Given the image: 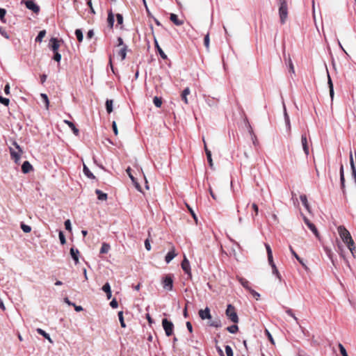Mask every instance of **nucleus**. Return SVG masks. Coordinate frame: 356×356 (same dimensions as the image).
<instances>
[{
  "label": "nucleus",
  "mask_w": 356,
  "mask_h": 356,
  "mask_svg": "<svg viewBox=\"0 0 356 356\" xmlns=\"http://www.w3.org/2000/svg\"><path fill=\"white\" fill-rule=\"evenodd\" d=\"M337 229L343 242L346 244L348 248L354 256V250L355 249V243L349 231L342 225L339 226Z\"/></svg>",
  "instance_id": "1"
},
{
  "label": "nucleus",
  "mask_w": 356,
  "mask_h": 356,
  "mask_svg": "<svg viewBox=\"0 0 356 356\" xmlns=\"http://www.w3.org/2000/svg\"><path fill=\"white\" fill-rule=\"evenodd\" d=\"M10 141L11 145H13L18 150V152H16L13 148L10 147L9 152L10 154V156L14 160L15 163H18L20 159L21 154L23 153L22 148L15 140L10 139Z\"/></svg>",
  "instance_id": "2"
},
{
  "label": "nucleus",
  "mask_w": 356,
  "mask_h": 356,
  "mask_svg": "<svg viewBox=\"0 0 356 356\" xmlns=\"http://www.w3.org/2000/svg\"><path fill=\"white\" fill-rule=\"evenodd\" d=\"M279 15L280 23L284 24L288 17L287 0H280Z\"/></svg>",
  "instance_id": "3"
},
{
  "label": "nucleus",
  "mask_w": 356,
  "mask_h": 356,
  "mask_svg": "<svg viewBox=\"0 0 356 356\" xmlns=\"http://www.w3.org/2000/svg\"><path fill=\"white\" fill-rule=\"evenodd\" d=\"M225 314L227 318L232 322L233 323H238L239 318L236 312L235 307L232 304H228L227 305V309L225 310Z\"/></svg>",
  "instance_id": "4"
},
{
  "label": "nucleus",
  "mask_w": 356,
  "mask_h": 356,
  "mask_svg": "<svg viewBox=\"0 0 356 356\" xmlns=\"http://www.w3.org/2000/svg\"><path fill=\"white\" fill-rule=\"evenodd\" d=\"M162 326L167 337H170L174 334V324L166 318L162 319Z\"/></svg>",
  "instance_id": "5"
},
{
  "label": "nucleus",
  "mask_w": 356,
  "mask_h": 356,
  "mask_svg": "<svg viewBox=\"0 0 356 356\" xmlns=\"http://www.w3.org/2000/svg\"><path fill=\"white\" fill-rule=\"evenodd\" d=\"M163 287L168 291H172L173 289V275H165L161 280Z\"/></svg>",
  "instance_id": "6"
},
{
  "label": "nucleus",
  "mask_w": 356,
  "mask_h": 356,
  "mask_svg": "<svg viewBox=\"0 0 356 356\" xmlns=\"http://www.w3.org/2000/svg\"><path fill=\"white\" fill-rule=\"evenodd\" d=\"M21 4H24L26 8L34 13H39L40 8V6L35 3V0H22Z\"/></svg>",
  "instance_id": "7"
},
{
  "label": "nucleus",
  "mask_w": 356,
  "mask_h": 356,
  "mask_svg": "<svg viewBox=\"0 0 356 356\" xmlns=\"http://www.w3.org/2000/svg\"><path fill=\"white\" fill-rule=\"evenodd\" d=\"M181 268L183 269L184 273L188 275V278L191 279L192 275H191L190 262L186 256H184V259L181 261Z\"/></svg>",
  "instance_id": "8"
},
{
  "label": "nucleus",
  "mask_w": 356,
  "mask_h": 356,
  "mask_svg": "<svg viewBox=\"0 0 356 356\" xmlns=\"http://www.w3.org/2000/svg\"><path fill=\"white\" fill-rule=\"evenodd\" d=\"M303 220L305 225L308 227V228L312 232V233L315 235L317 238H320V234L316 228V225L312 223L307 217H303Z\"/></svg>",
  "instance_id": "9"
},
{
  "label": "nucleus",
  "mask_w": 356,
  "mask_h": 356,
  "mask_svg": "<svg viewBox=\"0 0 356 356\" xmlns=\"http://www.w3.org/2000/svg\"><path fill=\"white\" fill-rule=\"evenodd\" d=\"M126 172L128 175L129 177L131 180L133 184L134 185L135 188L140 192H142V188L140 185V184L138 182L137 179L134 177V176L131 173V168L130 167H128L126 170Z\"/></svg>",
  "instance_id": "10"
},
{
  "label": "nucleus",
  "mask_w": 356,
  "mask_h": 356,
  "mask_svg": "<svg viewBox=\"0 0 356 356\" xmlns=\"http://www.w3.org/2000/svg\"><path fill=\"white\" fill-rule=\"evenodd\" d=\"M60 47V40L57 38H51L49 40V47L53 51H58Z\"/></svg>",
  "instance_id": "11"
},
{
  "label": "nucleus",
  "mask_w": 356,
  "mask_h": 356,
  "mask_svg": "<svg viewBox=\"0 0 356 356\" xmlns=\"http://www.w3.org/2000/svg\"><path fill=\"white\" fill-rule=\"evenodd\" d=\"M198 314H199V316L200 317V318L202 320H205V319L211 320V319L210 309L208 307H207L204 309L199 310Z\"/></svg>",
  "instance_id": "12"
},
{
  "label": "nucleus",
  "mask_w": 356,
  "mask_h": 356,
  "mask_svg": "<svg viewBox=\"0 0 356 356\" xmlns=\"http://www.w3.org/2000/svg\"><path fill=\"white\" fill-rule=\"evenodd\" d=\"M339 175H340V184H341V188L343 192V194H346V189H345V177H344V169L343 164H341L340 168H339Z\"/></svg>",
  "instance_id": "13"
},
{
  "label": "nucleus",
  "mask_w": 356,
  "mask_h": 356,
  "mask_svg": "<svg viewBox=\"0 0 356 356\" xmlns=\"http://www.w3.org/2000/svg\"><path fill=\"white\" fill-rule=\"evenodd\" d=\"M154 44L155 49H156V52L159 54V56L163 60H167L168 59L167 55L165 54V52L163 51V49L159 46V42L154 35Z\"/></svg>",
  "instance_id": "14"
},
{
  "label": "nucleus",
  "mask_w": 356,
  "mask_h": 356,
  "mask_svg": "<svg viewBox=\"0 0 356 356\" xmlns=\"http://www.w3.org/2000/svg\"><path fill=\"white\" fill-rule=\"evenodd\" d=\"M70 254L72 257V259L74 260L75 264H77L79 263V251L77 248H75L74 247H72L70 250Z\"/></svg>",
  "instance_id": "15"
},
{
  "label": "nucleus",
  "mask_w": 356,
  "mask_h": 356,
  "mask_svg": "<svg viewBox=\"0 0 356 356\" xmlns=\"http://www.w3.org/2000/svg\"><path fill=\"white\" fill-rule=\"evenodd\" d=\"M21 169H22V172L24 174H28L31 171L33 170V165L28 161H25L23 162L22 165V167H21Z\"/></svg>",
  "instance_id": "16"
},
{
  "label": "nucleus",
  "mask_w": 356,
  "mask_h": 356,
  "mask_svg": "<svg viewBox=\"0 0 356 356\" xmlns=\"http://www.w3.org/2000/svg\"><path fill=\"white\" fill-rule=\"evenodd\" d=\"M301 143H302L303 151H304L305 154L307 156L309 154V145H308L306 134H302Z\"/></svg>",
  "instance_id": "17"
},
{
  "label": "nucleus",
  "mask_w": 356,
  "mask_h": 356,
  "mask_svg": "<svg viewBox=\"0 0 356 356\" xmlns=\"http://www.w3.org/2000/svg\"><path fill=\"white\" fill-rule=\"evenodd\" d=\"M102 290L106 293L108 300L112 297L111 287L109 282H106L102 287Z\"/></svg>",
  "instance_id": "18"
},
{
  "label": "nucleus",
  "mask_w": 356,
  "mask_h": 356,
  "mask_svg": "<svg viewBox=\"0 0 356 356\" xmlns=\"http://www.w3.org/2000/svg\"><path fill=\"white\" fill-rule=\"evenodd\" d=\"M107 22L108 27L113 29L115 22V16L111 9L108 11Z\"/></svg>",
  "instance_id": "19"
},
{
  "label": "nucleus",
  "mask_w": 356,
  "mask_h": 356,
  "mask_svg": "<svg viewBox=\"0 0 356 356\" xmlns=\"http://www.w3.org/2000/svg\"><path fill=\"white\" fill-rule=\"evenodd\" d=\"M350 168H351V177L354 179L355 182L356 183V168L354 163V160L353 158L352 153L350 152Z\"/></svg>",
  "instance_id": "20"
},
{
  "label": "nucleus",
  "mask_w": 356,
  "mask_h": 356,
  "mask_svg": "<svg viewBox=\"0 0 356 356\" xmlns=\"http://www.w3.org/2000/svg\"><path fill=\"white\" fill-rule=\"evenodd\" d=\"M284 121H285V124H286V131L289 132V134H290L291 122H290L289 116L286 112L285 106H284Z\"/></svg>",
  "instance_id": "21"
},
{
  "label": "nucleus",
  "mask_w": 356,
  "mask_h": 356,
  "mask_svg": "<svg viewBox=\"0 0 356 356\" xmlns=\"http://www.w3.org/2000/svg\"><path fill=\"white\" fill-rule=\"evenodd\" d=\"M64 122L67 124V126L72 129L73 134L75 135V136H79V130L78 128H76V127L75 126L74 123L70 121V120H64Z\"/></svg>",
  "instance_id": "22"
},
{
  "label": "nucleus",
  "mask_w": 356,
  "mask_h": 356,
  "mask_svg": "<svg viewBox=\"0 0 356 356\" xmlns=\"http://www.w3.org/2000/svg\"><path fill=\"white\" fill-rule=\"evenodd\" d=\"M204 143H205L204 140ZM204 151H205V154L207 156V159L209 163V165L211 168H212L213 165V160H212L211 152L207 148L206 143H204Z\"/></svg>",
  "instance_id": "23"
},
{
  "label": "nucleus",
  "mask_w": 356,
  "mask_h": 356,
  "mask_svg": "<svg viewBox=\"0 0 356 356\" xmlns=\"http://www.w3.org/2000/svg\"><path fill=\"white\" fill-rule=\"evenodd\" d=\"M176 255L177 254L175 253L174 248H172V250H169L166 254L165 257V261L167 264H169L176 257Z\"/></svg>",
  "instance_id": "24"
},
{
  "label": "nucleus",
  "mask_w": 356,
  "mask_h": 356,
  "mask_svg": "<svg viewBox=\"0 0 356 356\" xmlns=\"http://www.w3.org/2000/svg\"><path fill=\"white\" fill-rule=\"evenodd\" d=\"M36 332L40 335L42 336L44 339H47L51 343H54V341H52L49 334L46 332L44 330H42L41 328H38L36 330Z\"/></svg>",
  "instance_id": "25"
},
{
  "label": "nucleus",
  "mask_w": 356,
  "mask_h": 356,
  "mask_svg": "<svg viewBox=\"0 0 356 356\" xmlns=\"http://www.w3.org/2000/svg\"><path fill=\"white\" fill-rule=\"evenodd\" d=\"M170 19L177 26H181L183 24L184 22L178 18V16L175 13H171L170 16Z\"/></svg>",
  "instance_id": "26"
},
{
  "label": "nucleus",
  "mask_w": 356,
  "mask_h": 356,
  "mask_svg": "<svg viewBox=\"0 0 356 356\" xmlns=\"http://www.w3.org/2000/svg\"><path fill=\"white\" fill-rule=\"evenodd\" d=\"M289 250L292 255L298 261V262L305 268H307V266L305 264L303 261V259L300 258L298 254L296 252V251L293 250V248L290 245Z\"/></svg>",
  "instance_id": "27"
},
{
  "label": "nucleus",
  "mask_w": 356,
  "mask_h": 356,
  "mask_svg": "<svg viewBox=\"0 0 356 356\" xmlns=\"http://www.w3.org/2000/svg\"><path fill=\"white\" fill-rule=\"evenodd\" d=\"M83 172L89 179H95V176L93 175L92 172H91V171L90 170V169L88 168V166L86 164H83Z\"/></svg>",
  "instance_id": "28"
},
{
  "label": "nucleus",
  "mask_w": 356,
  "mask_h": 356,
  "mask_svg": "<svg viewBox=\"0 0 356 356\" xmlns=\"http://www.w3.org/2000/svg\"><path fill=\"white\" fill-rule=\"evenodd\" d=\"M238 281L246 290L249 291L252 289L250 286V282L246 279L241 277H238Z\"/></svg>",
  "instance_id": "29"
},
{
  "label": "nucleus",
  "mask_w": 356,
  "mask_h": 356,
  "mask_svg": "<svg viewBox=\"0 0 356 356\" xmlns=\"http://www.w3.org/2000/svg\"><path fill=\"white\" fill-rule=\"evenodd\" d=\"M190 92H191V90L188 87H186V88H184L181 92V99L186 104H188L187 96L190 94Z\"/></svg>",
  "instance_id": "30"
},
{
  "label": "nucleus",
  "mask_w": 356,
  "mask_h": 356,
  "mask_svg": "<svg viewBox=\"0 0 356 356\" xmlns=\"http://www.w3.org/2000/svg\"><path fill=\"white\" fill-rule=\"evenodd\" d=\"M95 193L97 195V199L101 201L106 200L108 198V195L106 193H104L99 189L95 190Z\"/></svg>",
  "instance_id": "31"
},
{
  "label": "nucleus",
  "mask_w": 356,
  "mask_h": 356,
  "mask_svg": "<svg viewBox=\"0 0 356 356\" xmlns=\"http://www.w3.org/2000/svg\"><path fill=\"white\" fill-rule=\"evenodd\" d=\"M113 99H106V101L105 102V107H106V112L108 114L112 113L113 111Z\"/></svg>",
  "instance_id": "32"
},
{
  "label": "nucleus",
  "mask_w": 356,
  "mask_h": 356,
  "mask_svg": "<svg viewBox=\"0 0 356 356\" xmlns=\"http://www.w3.org/2000/svg\"><path fill=\"white\" fill-rule=\"evenodd\" d=\"M300 200L302 204V205L305 207V208L309 212L310 211V207L307 201V197L306 195H301L300 196Z\"/></svg>",
  "instance_id": "33"
},
{
  "label": "nucleus",
  "mask_w": 356,
  "mask_h": 356,
  "mask_svg": "<svg viewBox=\"0 0 356 356\" xmlns=\"http://www.w3.org/2000/svg\"><path fill=\"white\" fill-rule=\"evenodd\" d=\"M208 325H209V326L214 327L216 328H219V327H222V323H221L220 319H219V318H216L213 321H209Z\"/></svg>",
  "instance_id": "34"
},
{
  "label": "nucleus",
  "mask_w": 356,
  "mask_h": 356,
  "mask_svg": "<svg viewBox=\"0 0 356 356\" xmlns=\"http://www.w3.org/2000/svg\"><path fill=\"white\" fill-rule=\"evenodd\" d=\"M110 249H111V245L108 243L104 242L102 244V247L100 248L99 253L100 254H106L110 250Z\"/></svg>",
  "instance_id": "35"
},
{
  "label": "nucleus",
  "mask_w": 356,
  "mask_h": 356,
  "mask_svg": "<svg viewBox=\"0 0 356 356\" xmlns=\"http://www.w3.org/2000/svg\"><path fill=\"white\" fill-rule=\"evenodd\" d=\"M74 34L79 42H81L83 40V31L81 29H76L74 31Z\"/></svg>",
  "instance_id": "36"
},
{
  "label": "nucleus",
  "mask_w": 356,
  "mask_h": 356,
  "mask_svg": "<svg viewBox=\"0 0 356 356\" xmlns=\"http://www.w3.org/2000/svg\"><path fill=\"white\" fill-rule=\"evenodd\" d=\"M46 35V31L42 30L40 31L38 35L36 36L35 41V42H41L42 41V39L44 38Z\"/></svg>",
  "instance_id": "37"
},
{
  "label": "nucleus",
  "mask_w": 356,
  "mask_h": 356,
  "mask_svg": "<svg viewBox=\"0 0 356 356\" xmlns=\"http://www.w3.org/2000/svg\"><path fill=\"white\" fill-rule=\"evenodd\" d=\"M127 51V45H124V47H122V48L119 51L118 55L121 57L122 60H123L126 58Z\"/></svg>",
  "instance_id": "38"
},
{
  "label": "nucleus",
  "mask_w": 356,
  "mask_h": 356,
  "mask_svg": "<svg viewBox=\"0 0 356 356\" xmlns=\"http://www.w3.org/2000/svg\"><path fill=\"white\" fill-rule=\"evenodd\" d=\"M226 330L231 334H235L238 331V327L234 323V325L227 327Z\"/></svg>",
  "instance_id": "39"
},
{
  "label": "nucleus",
  "mask_w": 356,
  "mask_h": 356,
  "mask_svg": "<svg viewBox=\"0 0 356 356\" xmlns=\"http://www.w3.org/2000/svg\"><path fill=\"white\" fill-rule=\"evenodd\" d=\"M40 97L42 102L45 104L46 108L48 109L49 106V100L48 96L44 93H41Z\"/></svg>",
  "instance_id": "40"
},
{
  "label": "nucleus",
  "mask_w": 356,
  "mask_h": 356,
  "mask_svg": "<svg viewBox=\"0 0 356 356\" xmlns=\"http://www.w3.org/2000/svg\"><path fill=\"white\" fill-rule=\"evenodd\" d=\"M153 103L156 108H160L162 105V98L155 96L153 98Z\"/></svg>",
  "instance_id": "41"
},
{
  "label": "nucleus",
  "mask_w": 356,
  "mask_h": 356,
  "mask_svg": "<svg viewBox=\"0 0 356 356\" xmlns=\"http://www.w3.org/2000/svg\"><path fill=\"white\" fill-rule=\"evenodd\" d=\"M6 13H7V11L5 8H0V21L2 23L6 22Z\"/></svg>",
  "instance_id": "42"
},
{
  "label": "nucleus",
  "mask_w": 356,
  "mask_h": 356,
  "mask_svg": "<svg viewBox=\"0 0 356 356\" xmlns=\"http://www.w3.org/2000/svg\"><path fill=\"white\" fill-rule=\"evenodd\" d=\"M118 318H119V321L120 323V325L122 327H126V323L124 322V316H123V312L122 311H120L118 314Z\"/></svg>",
  "instance_id": "43"
},
{
  "label": "nucleus",
  "mask_w": 356,
  "mask_h": 356,
  "mask_svg": "<svg viewBox=\"0 0 356 356\" xmlns=\"http://www.w3.org/2000/svg\"><path fill=\"white\" fill-rule=\"evenodd\" d=\"M20 227L24 233H29L31 231V227L23 222L20 223Z\"/></svg>",
  "instance_id": "44"
},
{
  "label": "nucleus",
  "mask_w": 356,
  "mask_h": 356,
  "mask_svg": "<svg viewBox=\"0 0 356 356\" xmlns=\"http://www.w3.org/2000/svg\"><path fill=\"white\" fill-rule=\"evenodd\" d=\"M58 238L61 245H65L66 243L65 236L62 230H58Z\"/></svg>",
  "instance_id": "45"
},
{
  "label": "nucleus",
  "mask_w": 356,
  "mask_h": 356,
  "mask_svg": "<svg viewBox=\"0 0 356 356\" xmlns=\"http://www.w3.org/2000/svg\"><path fill=\"white\" fill-rule=\"evenodd\" d=\"M272 273L274 275L276 276L277 279H279L280 281L282 280V276L276 266V265H273L272 267Z\"/></svg>",
  "instance_id": "46"
},
{
  "label": "nucleus",
  "mask_w": 356,
  "mask_h": 356,
  "mask_svg": "<svg viewBox=\"0 0 356 356\" xmlns=\"http://www.w3.org/2000/svg\"><path fill=\"white\" fill-rule=\"evenodd\" d=\"M324 250L327 254V256L329 257V259L332 261V262L334 264V260H333V252H332L331 249L329 248L328 247H324Z\"/></svg>",
  "instance_id": "47"
},
{
  "label": "nucleus",
  "mask_w": 356,
  "mask_h": 356,
  "mask_svg": "<svg viewBox=\"0 0 356 356\" xmlns=\"http://www.w3.org/2000/svg\"><path fill=\"white\" fill-rule=\"evenodd\" d=\"M186 206L188 210L189 211L191 215L192 216L193 218L195 221V222L197 223V217L195 211H193V209L187 203H186Z\"/></svg>",
  "instance_id": "48"
},
{
  "label": "nucleus",
  "mask_w": 356,
  "mask_h": 356,
  "mask_svg": "<svg viewBox=\"0 0 356 356\" xmlns=\"http://www.w3.org/2000/svg\"><path fill=\"white\" fill-rule=\"evenodd\" d=\"M248 123H249V122H248ZM248 129H249V133L252 136V141H253V144L254 145H256V144L257 143V138H256V136L254 134L252 128V127L250 126V124H248Z\"/></svg>",
  "instance_id": "49"
},
{
  "label": "nucleus",
  "mask_w": 356,
  "mask_h": 356,
  "mask_svg": "<svg viewBox=\"0 0 356 356\" xmlns=\"http://www.w3.org/2000/svg\"><path fill=\"white\" fill-rule=\"evenodd\" d=\"M225 349L227 356H234L233 350L229 345L225 346Z\"/></svg>",
  "instance_id": "50"
},
{
  "label": "nucleus",
  "mask_w": 356,
  "mask_h": 356,
  "mask_svg": "<svg viewBox=\"0 0 356 356\" xmlns=\"http://www.w3.org/2000/svg\"><path fill=\"white\" fill-rule=\"evenodd\" d=\"M338 346H339V352L342 356H348L346 348L341 343H339Z\"/></svg>",
  "instance_id": "51"
},
{
  "label": "nucleus",
  "mask_w": 356,
  "mask_h": 356,
  "mask_svg": "<svg viewBox=\"0 0 356 356\" xmlns=\"http://www.w3.org/2000/svg\"><path fill=\"white\" fill-rule=\"evenodd\" d=\"M286 313L289 316H290L293 317V318H294V320L296 321V323H298V318H297V317L295 316V314H294V313H293V310H292L291 309H290V308H287V309H286Z\"/></svg>",
  "instance_id": "52"
},
{
  "label": "nucleus",
  "mask_w": 356,
  "mask_h": 356,
  "mask_svg": "<svg viewBox=\"0 0 356 356\" xmlns=\"http://www.w3.org/2000/svg\"><path fill=\"white\" fill-rule=\"evenodd\" d=\"M54 53V56H53V59L58 62V63H60V60H61V54L58 51H54L53 52Z\"/></svg>",
  "instance_id": "53"
},
{
  "label": "nucleus",
  "mask_w": 356,
  "mask_h": 356,
  "mask_svg": "<svg viewBox=\"0 0 356 356\" xmlns=\"http://www.w3.org/2000/svg\"><path fill=\"white\" fill-rule=\"evenodd\" d=\"M288 65H289V72H291L292 74H295L294 66H293V62H292L291 59L290 58V57L288 58Z\"/></svg>",
  "instance_id": "54"
},
{
  "label": "nucleus",
  "mask_w": 356,
  "mask_h": 356,
  "mask_svg": "<svg viewBox=\"0 0 356 356\" xmlns=\"http://www.w3.org/2000/svg\"><path fill=\"white\" fill-rule=\"evenodd\" d=\"M0 103L6 106H8L10 103V99L8 98L3 97L1 95H0Z\"/></svg>",
  "instance_id": "55"
},
{
  "label": "nucleus",
  "mask_w": 356,
  "mask_h": 356,
  "mask_svg": "<svg viewBox=\"0 0 356 356\" xmlns=\"http://www.w3.org/2000/svg\"><path fill=\"white\" fill-rule=\"evenodd\" d=\"M64 225L66 230L72 232V223L70 219H67L64 222Z\"/></svg>",
  "instance_id": "56"
},
{
  "label": "nucleus",
  "mask_w": 356,
  "mask_h": 356,
  "mask_svg": "<svg viewBox=\"0 0 356 356\" xmlns=\"http://www.w3.org/2000/svg\"><path fill=\"white\" fill-rule=\"evenodd\" d=\"M251 295L253 296L254 298H255L257 300H258L259 298H260V294L257 292L256 291H254V289H251L250 290L248 291Z\"/></svg>",
  "instance_id": "57"
},
{
  "label": "nucleus",
  "mask_w": 356,
  "mask_h": 356,
  "mask_svg": "<svg viewBox=\"0 0 356 356\" xmlns=\"http://www.w3.org/2000/svg\"><path fill=\"white\" fill-rule=\"evenodd\" d=\"M115 17H116L117 24L119 25H122V24H123L122 15L120 13H118V14H116Z\"/></svg>",
  "instance_id": "58"
},
{
  "label": "nucleus",
  "mask_w": 356,
  "mask_h": 356,
  "mask_svg": "<svg viewBox=\"0 0 356 356\" xmlns=\"http://www.w3.org/2000/svg\"><path fill=\"white\" fill-rule=\"evenodd\" d=\"M210 42L209 34L207 33L204 38V44L207 48H209Z\"/></svg>",
  "instance_id": "59"
},
{
  "label": "nucleus",
  "mask_w": 356,
  "mask_h": 356,
  "mask_svg": "<svg viewBox=\"0 0 356 356\" xmlns=\"http://www.w3.org/2000/svg\"><path fill=\"white\" fill-rule=\"evenodd\" d=\"M265 332H266V334L268 339V340L270 341V342L272 343V344H275V341L273 339V336L271 335V334L270 333V332L268 330H265Z\"/></svg>",
  "instance_id": "60"
},
{
  "label": "nucleus",
  "mask_w": 356,
  "mask_h": 356,
  "mask_svg": "<svg viewBox=\"0 0 356 356\" xmlns=\"http://www.w3.org/2000/svg\"><path fill=\"white\" fill-rule=\"evenodd\" d=\"M112 129H113L114 134L115 136H118V127H117V124H116L115 121H113V122H112Z\"/></svg>",
  "instance_id": "61"
},
{
  "label": "nucleus",
  "mask_w": 356,
  "mask_h": 356,
  "mask_svg": "<svg viewBox=\"0 0 356 356\" xmlns=\"http://www.w3.org/2000/svg\"><path fill=\"white\" fill-rule=\"evenodd\" d=\"M110 306L113 308V309H115L118 307V302L117 301V300L115 298H113L111 302H110Z\"/></svg>",
  "instance_id": "62"
},
{
  "label": "nucleus",
  "mask_w": 356,
  "mask_h": 356,
  "mask_svg": "<svg viewBox=\"0 0 356 356\" xmlns=\"http://www.w3.org/2000/svg\"><path fill=\"white\" fill-rule=\"evenodd\" d=\"M265 247H266V252H267V256L273 255V252H272L270 245L268 243H265Z\"/></svg>",
  "instance_id": "63"
},
{
  "label": "nucleus",
  "mask_w": 356,
  "mask_h": 356,
  "mask_svg": "<svg viewBox=\"0 0 356 356\" xmlns=\"http://www.w3.org/2000/svg\"><path fill=\"white\" fill-rule=\"evenodd\" d=\"M215 347H216V349L220 356H225V354H224L222 348L219 346L216 345Z\"/></svg>",
  "instance_id": "64"
}]
</instances>
